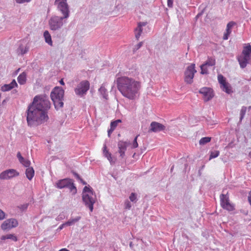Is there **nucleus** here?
<instances>
[{"label": "nucleus", "instance_id": "f257e3e1", "mask_svg": "<svg viewBox=\"0 0 251 251\" xmlns=\"http://www.w3.org/2000/svg\"><path fill=\"white\" fill-rule=\"evenodd\" d=\"M115 82L118 90L123 97L132 100L139 97L141 88L140 81L124 76L117 77Z\"/></svg>", "mask_w": 251, "mask_h": 251}, {"label": "nucleus", "instance_id": "f03ea898", "mask_svg": "<svg viewBox=\"0 0 251 251\" xmlns=\"http://www.w3.org/2000/svg\"><path fill=\"white\" fill-rule=\"evenodd\" d=\"M25 114L27 124L30 127H36L47 122L49 119L48 115H45L31 104L28 106Z\"/></svg>", "mask_w": 251, "mask_h": 251}, {"label": "nucleus", "instance_id": "7ed1b4c3", "mask_svg": "<svg viewBox=\"0 0 251 251\" xmlns=\"http://www.w3.org/2000/svg\"><path fill=\"white\" fill-rule=\"evenodd\" d=\"M30 104L45 115H48V111L50 109L51 105L49 98L44 94L35 96Z\"/></svg>", "mask_w": 251, "mask_h": 251}, {"label": "nucleus", "instance_id": "20e7f679", "mask_svg": "<svg viewBox=\"0 0 251 251\" xmlns=\"http://www.w3.org/2000/svg\"><path fill=\"white\" fill-rule=\"evenodd\" d=\"M96 196L90 186H85L82 192V200L86 206L91 212L93 210V205L96 201Z\"/></svg>", "mask_w": 251, "mask_h": 251}, {"label": "nucleus", "instance_id": "39448f33", "mask_svg": "<svg viewBox=\"0 0 251 251\" xmlns=\"http://www.w3.org/2000/svg\"><path fill=\"white\" fill-rule=\"evenodd\" d=\"M64 95V90L59 87H55L50 93L51 99L56 110L63 106Z\"/></svg>", "mask_w": 251, "mask_h": 251}, {"label": "nucleus", "instance_id": "423d86ee", "mask_svg": "<svg viewBox=\"0 0 251 251\" xmlns=\"http://www.w3.org/2000/svg\"><path fill=\"white\" fill-rule=\"evenodd\" d=\"M68 19L62 16L52 15L48 22L50 29L52 31L60 30L63 26L64 25L67 23Z\"/></svg>", "mask_w": 251, "mask_h": 251}, {"label": "nucleus", "instance_id": "0eeeda50", "mask_svg": "<svg viewBox=\"0 0 251 251\" xmlns=\"http://www.w3.org/2000/svg\"><path fill=\"white\" fill-rule=\"evenodd\" d=\"M54 4L57 11L61 14L62 16L69 18L70 11L67 0H55Z\"/></svg>", "mask_w": 251, "mask_h": 251}, {"label": "nucleus", "instance_id": "6e6552de", "mask_svg": "<svg viewBox=\"0 0 251 251\" xmlns=\"http://www.w3.org/2000/svg\"><path fill=\"white\" fill-rule=\"evenodd\" d=\"M251 59V46L249 44L244 48L242 53L238 58V60L242 68H244Z\"/></svg>", "mask_w": 251, "mask_h": 251}, {"label": "nucleus", "instance_id": "1a4fd4ad", "mask_svg": "<svg viewBox=\"0 0 251 251\" xmlns=\"http://www.w3.org/2000/svg\"><path fill=\"white\" fill-rule=\"evenodd\" d=\"M56 187L59 189L68 188L73 194H75L77 192L76 188L71 179L65 178L58 180L56 183Z\"/></svg>", "mask_w": 251, "mask_h": 251}, {"label": "nucleus", "instance_id": "9d476101", "mask_svg": "<svg viewBox=\"0 0 251 251\" xmlns=\"http://www.w3.org/2000/svg\"><path fill=\"white\" fill-rule=\"evenodd\" d=\"M90 88V83L87 80H82L80 82L75 88V92L76 95L79 97L85 96Z\"/></svg>", "mask_w": 251, "mask_h": 251}, {"label": "nucleus", "instance_id": "9b49d317", "mask_svg": "<svg viewBox=\"0 0 251 251\" xmlns=\"http://www.w3.org/2000/svg\"><path fill=\"white\" fill-rule=\"evenodd\" d=\"M197 71L195 69V64H191L188 66L184 72V81L187 84H192L193 82V78Z\"/></svg>", "mask_w": 251, "mask_h": 251}, {"label": "nucleus", "instance_id": "f8f14e48", "mask_svg": "<svg viewBox=\"0 0 251 251\" xmlns=\"http://www.w3.org/2000/svg\"><path fill=\"white\" fill-rule=\"evenodd\" d=\"M221 206L229 211L234 209V206L229 202V197L227 195L221 194L220 195Z\"/></svg>", "mask_w": 251, "mask_h": 251}, {"label": "nucleus", "instance_id": "ddd939ff", "mask_svg": "<svg viewBox=\"0 0 251 251\" xmlns=\"http://www.w3.org/2000/svg\"><path fill=\"white\" fill-rule=\"evenodd\" d=\"M18 226V221L14 218H10L5 220L0 225V227L3 230H10Z\"/></svg>", "mask_w": 251, "mask_h": 251}, {"label": "nucleus", "instance_id": "4468645a", "mask_svg": "<svg viewBox=\"0 0 251 251\" xmlns=\"http://www.w3.org/2000/svg\"><path fill=\"white\" fill-rule=\"evenodd\" d=\"M218 80L220 84L221 88L222 90L227 94H230L232 92V88L230 85L226 81V78L222 75H218Z\"/></svg>", "mask_w": 251, "mask_h": 251}, {"label": "nucleus", "instance_id": "2eb2a0df", "mask_svg": "<svg viewBox=\"0 0 251 251\" xmlns=\"http://www.w3.org/2000/svg\"><path fill=\"white\" fill-rule=\"evenodd\" d=\"M19 175V173L15 169H8L0 174V179L7 180L11 179Z\"/></svg>", "mask_w": 251, "mask_h": 251}, {"label": "nucleus", "instance_id": "dca6fc26", "mask_svg": "<svg viewBox=\"0 0 251 251\" xmlns=\"http://www.w3.org/2000/svg\"><path fill=\"white\" fill-rule=\"evenodd\" d=\"M199 93L202 95V98L205 101L210 100L214 97L213 90L209 87H203L200 89Z\"/></svg>", "mask_w": 251, "mask_h": 251}, {"label": "nucleus", "instance_id": "f3484780", "mask_svg": "<svg viewBox=\"0 0 251 251\" xmlns=\"http://www.w3.org/2000/svg\"><path fill=\"white\" fill-rule=\"evenodd\" d=\"M129 143L126 141H120L118 143V152L120 154V156L123 158L125 154V152Z\"/></svg>", "mask_w": 251, "mask_h": 251}, {"label": "nucleus", "instance_id": "a211bd4d", "mask_svg": "<svg viewBox=\"0 0 251 251\" xmlns=\"http://www.w3.org/2000/svg\"><path fill=\"white\" fill-rule=\"evenodd\" d=\"M165 129V126L158 123L153 122L151 124L150 130L152 132H157L163 130Z\"/></svg>", "mask_w": 251, "mask_h": 251}, {"label": "nucleus", "instance_id": "6ab92c4d", "mask_svg": "<svg viewBox=\"0 0 251 251\" xmlns=\"http://www.w3.org/2000/svg\"><path fill=\"white\" fill-rule=\"evenodd\" d=\"M235 24L236 23L234 22H230L227 24L226 32L224 33L223 38L224 40L228 39L229 36L231 32L232 28Z\"/></svg>", "mask_w": 251, "mask_h": 251}, {"label": "nucleus", "instance_id": "aec40b11", "mask_svg": "<svg viewBox=\"0 0 251 251\" xmlns=\"http://www.w3.org/2000/svg\"><path fill=\"white\" fill-rule=\"evenodd\" d=\"M17 86L18 85L16 80L13 79L10 83L4 84L1 86V90L3 92L8 91Z\"/></svg>", "mask_w": 251, "mask_h": 251}, {"label": "nucleus", "instance_id": "412c9836", "mask_svg": "<svg viewBox=\"0 0 251 251\" xmlns=\"http://www.w3.org/2000/svg\"><path fill=\"white\" fill-rule=\"evenodd\" d=\"M17 158L19 159V162L25 167H28L30 165V161L28 159H25L22 157L21 153L18 152L17 155Z\"/></svg>", "mask_w": 251, "mask_h": 251}, {"label": "nucleus", "instance_id": "4be33fe9", "mask_svg": "<svg viewBox=\"0 0 251 251\" xmlns=\"http://www.w3.org/2000/svg\"><path fill=\"white\" fill-rule=\"evenodd\" d=\"M103 153L104 156L107 158L111 164L114 163L115 162L113 161L112 159L111 154L107 150V148L105 144H104L103 147Z\"/></svg>", "mask_w": 251, "mask_h": 251}, {"label": "nucleus", "instance_id": "5701e85b", "mask_svg": "<svg viewBox=\"0 0 251 251\" xmlns=\"http://www.w3.org/2000/svg\"><path fill=\"white\" fill-rule=\"evenodd\" d=\"M103 153L104 156L107 158L111 164L114 163L115 162L113 161L112 159L111 154L107 150V148L105 144H104L103 147Z\"/></svg>", "mask_w": 251, "mask_h": 251}, {"label": "nucleus", "instance_id": "b1692460", "mask_svg": "<svg viewBox=\"0 0 251 251\" xmlns=\"http://www.w3.org/2000/svg\"><path fill=\"white\" fill-rule=\"evenodd\" d=\"M99 92L102 96V97L107 100L108 99V92L105 88L104 84H102L99 89Z\"/></svg>", "mask_w": 251, "mask_h": 251}, {"label": "nucleus", "instance_id": "393cba45", "mask_svg": "<svg viewBox=\"0 0 251 251\" xmlns=\"http://www.w3.org/2000/svg\"><path fill=\"white\" fill-rule=\"evenodd\" d=\"M25 175L26 177L31 180L34 176V170L32 167L30 166L27 167L25 171Z\"/></svg>", "mask_w": 251, "mask_h": 251}, {"label": "nucleus", "instance_id": "a878e982", "mask_svg": "<svg viewBox=\"0 0 251 251\" xmlns=\"http://www.w3.org/2000/svg\"><path fill=\"white\" fill-rule=\"evenodd\" d=\"M19 83L21 85H23L26 82V74L25 72H23L17 78Z\"/></svg>", "mask_w": 251, "mask_h": 251}, {"label": "nucleus", "instance_id": "bb28decb", "mask_svg": "<svg viewBox=\"0 0 251 251\" xmlns=\"http://www.w3.org/2000/svg\"><path fill=\"white\" fill-rule=\"evenodd\" d=\"M0 239L2 241H4L7 239H10L13 241H17V237L14 234H7L4 235H2L0 237Z\"/></svg>", "mask_w": 251, "mask_h": 251}, {"label": "nucleus", "instance_id": "cd10ccee", "mask_svg": "<svg viewBox=\"0 0 251 251\" xmlns=\"http://www.w3.org/2000/svg\"><path fill=\"white\" fill-rule=\"evenodd\" d=\"M44 37L45 41L50 46H52V42L50 34L48 30H46L44 32Z\"/></svg>", "mask_w": 251, "mask_h": 251}, {"label": "nucleus", "instance_id": "c85d7f7f", "mask_svg": "<svg viewBox=\"0 0 251 251\" xmlns=\"http://www.w3.org/2000/svg\"><path fill=\"white\" fill-rule=\"evenodd\" d=\"M28 50L29 48L28 47L21 45L18 48L17 52L19 54L23 55L26 53L28 51Z\"/></svg>", "mask_w": 251, "mask_h": 251}, {"label": "nucleus", "instance_id": "c756f323", "mask_svg": "<svg viewBox=\"0 0 251 251\" xmlns=\"http://www.w3.org/2000/svg\"><path fill=\"white\" fill-rule=\"evenodd\" d=\"M81 219L80 216H77L74 218H70L67 222L68 226H71L75 224Z\"/></svg>", "mask_w": 251, "mask_h": 251}, {"label": "nucleus", "instance_id": "7c9ffc66", "mask_svg": "<svg viewBox=\"0 0 251 251\" xmlns=\"http://www.w3.org/2000/svg\"><path fill=\"white\" fill-rule=\"evenodd\" d=\"M211 140V138L208 137H203L199 141V144L201 145H204L205 144L209 142Z\"/></svg>", "mask_w": 251, "mask_h": 251}, {"label": "nucleus", "instance_id": "2f4dec72", "mask_svg": "<svg viewBox=\"0 0 251 251\" xmlns=\"http://www.w3.org/2000/svg\"><path fill=\"white\" fill-rule=\"evenodd\" d=\"M204 64L207 67L214 66L215 65V60L211 58H208Z\"/></svg>", "mask_w": 251, "mask_h": 251}, {"label": "nucleus", "instance_id": "473e14b6", "mask_svg": "<svg viewBox=\"0 0 251 251\" xmlns=\"http://www.w3.org/2000/svg\"><path fill=\"white\" fill-rule=\"evenodd\" d=\"M147 25V22H139L138 23L137 26L136 28L139 30H140V31H141L142 32L143 27L146 26Z\"/></svg>", "mask_w": 251, "mask_h": 251}, {"label": "nucleus", "instance_id": "72a5a7b5", "mask_svg": "<svg viewBox=\"0 0 251 251\" xmlns=\"http://www.w3.org/2000/svg\"><path fill=\"white\" fill-rule=\"evenodd\" d=\"M129 199L130 201L135 203V202H136V201H137V195L134 193H132L130 195V196L129 197Z\"/></svg>", "mask_w": 251, "mask_h": 251}, {"label": "nucleus", "instance_id": "f704fd0d", "mask_svg": "<svg viewBox=\"0 0 251 251\" xmlns=\"http://www.w3.org/2000/svg\"><path fill=\"white\" fill-rule=\"evenodd\" d=\"M219 151H211L210 152V157H209V160L212 159V158H215L217 157H218L219 155Z\"/></svg>", "mask_w": 251, "mask_h": 251}, {"label": "nucleus", "instance_id": "c9c22d12", "mask_svg": "<svg viewBox=\"0 0 251 251\" xmlns=\"http://www.w3.org/2000/svg\"><path fill=\"white\" fill-rule=\"evenodd\" d=\"M201 74H207L208 73L207 66L204 64L201 66Z\"/></svg>", "mask_w": 251, "mask_h": 251}, {"label": "nucleus", "instance_id": "e433bc0d", "mask_svg": "<svg viewBox=\"0 0 251 251\" xmlns=\"http://www.w3.org/2000/svg\"><path fill=\"white\" fill-rule=\"evenodd\" d=\"M65 214L64 212H62L58 215V216L55 219L56 221H61L65 219Z\"/></svg>", "mask_w": 251, "mask_h": 251}, {"label": "nucleus", "instance_id": "4c0bfd02", "mask_svg": "<svg viewBox=\"0 0 251 251\" xmlns=\"http://www.w3.org/2000/svg\"><path fill=\"white\" fill-rule=\"evenodd\" d=\"M246 110H247V108L246 107H242V109H241L240 118L241 121L243 119V118L246 114Z\"/></svg>", "mask_w": 251, "mask_h": 251}, {"label": "nucleus", "instance_id": "58836bf2", "mask_svg": "<svg viewBox=\"0 0 251 251\" xmlns=\"http://www.w3.org/2000/svg\"><path fill=\"white\" fill-rule=\"evenodd\" d=\"M131 206H132V205L130 203V201H129L128 200H126L125 201V203H124L125 208L126 209H127V210H129V209H130Z\"/></svg>", "mask_w": 251, "mask_h": 251}, {"label": "nucleus", "instance_id": "ea45409f", "mask_svg": "<svg viewBox=\"0 0 251 251\" xmlns=\"http://www.w3.org/2000/svg\"><path fill=\"white\" fill-rule=\"evenodd\" d=\"M134 33H135V36L136 39L138 40L139 39V38L141 35V33L142 32L141 31H140V30H138L137 29L135 28L134 29Z\"/></svg>", "mask_w": 251, "mask_h": 251}, {"label": "nucleus", "instance_id": "a19ab883", "mask_svg": "<svg viewBox=\"0 0 251 251\" xmlns=\"http://www.w3.org/2000/svg\"><path fill=\"white\" fill-rule=\"evenodd\" d=\"M143 45V42H139L137 45L134 46L133 49V52L136 51L138 50H139Z\"/></svg>", "mask_w": 251, "mask_h": 251}, {"label": "nucleus", "instance_id": "79ce46f5", "mask_svg": "<svg viewBox=\"0 0 251 251\" xmlns=\"http://www.w3.org/2000/svg\"><path fill=\"white\" fill-rule=\"evenodd\" d=\"M138 136H139V135H137L135 137V138H134V140L133 141V143H132V147H131V148L132 149L136 148L138 146V143L137 142V138H138Z\"/></svg>", "mask_w": 251, "mask_h": 251}, {"label": "nucleus", "instance_id": "37998d69", "mask_svg": "<svg viewBox=\"0 0 251 251\" xmlns=\"http://www.w3.org/2000/svg\"><path fill=\"white\" fill-rule=\"evenodd\" d=\"M5 213L0 209V220H2L5 218Z\"/></svg>", "mask_w": 251, "mask_h": 251}, {"label": "nucleus", "instance_id": "c03bdc74", "mask_svg": "<svg viewBox=\"0 0 251 251\" xmlns=\"http://www.w3.org/2000/svg\"><path fill=\"white\" fill-rule=\"evenodd\" d=\"M28 204L27 203H25V204H24L23 205H21L19 206V208L21 210L24 211V210H25L27 209V208L28 207Z\"/></svg>", "mask_w": 251, "mask_h": 251}, {"label": "nucleus", "instance_id": "a18cd8bd", "mask_svg": "<svg viewBox=\"0 0 251 251\" xmlns=\"http://www.w3.org/2000/svg\"><path fill=\"white\" fill-rule=\"evenodd\" d=\"M31 0H15L18 3H23L25 2H29Z\"/></svg>", "mask_w": 251, "mask_h": 251}, {"label": "nucleus", "instance_id": "49530a36", "mask_svg": "<svg viewBox=\"0 0 251 251\" xmlns=\"http://www.w3.org/2000/svg\"><path fill=\"white\" fill-rule=\"evenodd\" d=\"M117 125L118 124L116 122H115V121H113L110 124V127H112V128L115 129Z\"/></svg>", "mask_w": 251, "mask_h": 251}, {"label": "nucleus", "instance_id": "de8ad7c7", "mask_svg": "<svg viewBox=\"0 0 251 251\" xmlns=\"http://www.w3.org/2000/svg\"><path fill=\"white\" fill-rule=\"evenodd\" d=\"M68 226V225H67V222H65L62 224H61L58 228V229L61 230L65 226Z\"/></svg>", "mask_w": 251, "mask_h": 251}, {"label": "nucleus", "instance_id": "09e8293b", "mask_svg": "<svg viewBox=\"0 0 251 251\" xmlns=\"http://www.w3.org/2000/svg\"><path fill=\"white\" fill-rule=\"evenodd\" d=\"M167 4L168 7H172L173 5V0H167Z\"/></svg>", "mask_w": 251, "mask_h": 251}, {"label": "nucleus", "instance_id": "8fccbe9b", "mask_svg": "<svg viewBox=\"0 0 251 251\" xmlns=\"http://www.w3.org/2000/svg\"><path fill=\"white\" fill-rule=\"evenodd\" d=\"M114 129L112 128V127H110V128L108 129V136H110V134L112 133V132L114 131Z\"/></svg>", "mask_w": 251, "mask_h": 251}, {"label": "nucleus", "instance_id": "3c124183", "mask_svg": "<svg viewBox=\"0 0 251 251\" xmlns=\"http://www.w3.org/2000/svg\"><path fill=\"white\" fill-rule=\"evenodd\" d=\"M248 201L250 205H251V192L250 193L249 195L248 196Z\"/></svg>", "mask_w": 251, "mask_h": 251}, {"label": "nucleus", "instance_id": "603ef678", "mask_svg": "<svg viewBox=\"0 0 251 251\" xmlns=\"http://www.w3.org/2000/svg\"><path fill=\"white\" fill-rule=\"evenodd\" d=\"M115 122H116L117 123V124H118L119 123H121L122 121L121 120H117L116 121H115Z\"/></svg>", "mask_w": 251, "mask_h": 251}, {"label": "nucleus", "instance_id": "864d4df0", "mask_svg": "<svg viewBox=\"0 0 251 251\" xmlns=\"http://www.w3.org/2000/svg\"><path fill=\"white\" fill-rule=\"evenodd\" d=\"M59 251H69L68 250L66 249H62L59 250Z\"/></svg>", "mask_w": 251, "mask_h": 251}, {"label": "nucleus", "instance_id": "5fc2aeb1", "mask_svg": "<svg viewBox=\"0 0 251 251\" xmlns=\"http://www.w3.org/2000/svg\"><path fill=\"white\" fill-rule=\"evenodd\" d=\"M59 82L61 85H64V82L62 79H61Z\"/></svg>", "mask_w": 251, "mask_h": 251}, {"label": "nucleus", "instance_id": "6e6d98bb", "mask_svg": "<svg viewBox=\"0 0 251 251\" xmlns=\"http://www.w3.org/2000/svg\"><path fill=\"white\" fill-rule=\"evenodd\" d=\"M5 102H6V100H4L2 101V104H4Z\"/></svg>", "mask_w": 251, "mask_h": 251}, {"label": "nucleus", "instance_id": "4d7b16f0", "mask_svg": "<svg viewBox=\"0 0 251 251\" xmlns=\"http://www.w3.org/2000/svg\"><path fill=\"white\" fill-rule=\"evenodd\" d=\"M76 176L77 178H79V176L78 175H76Z\"/></svg>", "mask_w": 251, "mask_h": 251}, {"label": "nucleus", "instance_id": "13d9d810", "mask_svg": "<svg viewBox=\"0 0 251 251\" xmlns=\"http://www.w3.org/2000/svg\"><path fill=\"white\" fill-rule=\"evenodd\" d=\"M200 15H201V13H199V14H198L197 15V16H199Z\"/></svg>", "mask_w": 251, "mask_h": 251}, {"label": "nucleus", "instance_id": "bf43d9fd", "mask_svg": "<svg viewBox=\"0 0 251 251\" xmlns=\"http://www.w3.org/2000/svg\"><path fill=\"white\" fill-rule=\"evenodd\" d=\"M76 251H82V250H76Z\"/></svg>", "mask_w": 251, "mask_h": 251}, {"label": "nucleus", "instance_id": "052dcab7", "mask_svg": "<svg viewBox=\"0 0 251 251\" xmlns=\"http://www.w3.org/2000/svg\"><path fill=\"white\" fill-rule=\"evenodd\" d=\"M83 183L84 184H86V183H85V182H83Z\"/></svg>", "mask_w": 251, "mask_h": 251}]
</instances>
